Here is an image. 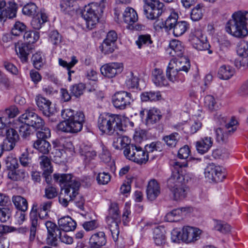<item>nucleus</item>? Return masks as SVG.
<instances>
[{
	"label": "nucleus",
	"mask_w": 248,
	"mask_h": 248,
	"mask_svg": "<svg viewBox=\"0 0 248 248\" xmlns=\"http://www.w3.org/2000/svg\"><path fill=\"white\" fill-rule=\"evenodd\" d=\"M60 230L63 232L73 231L77 227L76 222L69 216L63 217L58 221Z\"/></svg>",
	"instance_id": "nucleus-27"
},
{
	"label": "nucleus",
	"mask_w": 248,
	"mask_h": 248,
	"mask_svg": "<svg viewBox=\"0 0 248 248\" xmlns=\"http://www.w3.org/2000/svg\"><path fill=\"white\" fill-rule=\"evenodd\" d=\"M53 179L63 191L59 197V202L63 206L66 207L78 193L80 183L70 173H55Z\"/></svg>",
	"instance_id": "nucleus-1"
},
{
	"label": "nucleus",
	"mask_w": 248,
	"mask_h": 248,
	"mask_svg": "<svg viewBox=\"0 0 248 248\" xmlns=\"http://www.w3.org/2000/svg\"><path fill=\"white\" fill-rule=\"evenodd\" d=\"M170 54L172 57H182L183 56L185 48L183 43L178 40H172L169 44Z\"/></svg>",
	"instance_id": "nucleus-28"
},
{
	"label": "nucleus",
	"mask_w": 248,
	"mask_h": 248,
	"mask_svg": "<svg viewBox=\"0 0 248 248\" xmlns=\"http://www.w3.org/2000/svg\"><path fill=\"white\" fill-rule=\"evenodd\" d=\"M213 144L212 138L204 137L196 142V146L198 152L201 154H204L209 150Z\"/></svg>",
	"instance_id": "nucleus-29"
},
{
	"label": "nucleus",
	"mask_w": 248,
	"mask_h": 248,
	"mask_svg": "<svg viewBox=\"0 0 248 248\" xmlns=\"http://www.w3.org/2000/svg\"><path fill=\"white\" fill-rule=\"evenodd\" d=\"M147 117L146 119V124H152L159 121L161 118V113L159 109L153 108L149 110H146Z\"/></svg>",
	"instance_id": "nucleus-32"
},
{
	"label": "nucleus",
	"mask_w": 248,
	"mask_h": 248,
	"mask_svg": "<svg viewBox=\"0 0 248 248\" xmlns=\"http://www.w3.org/2000/svg\"><path fill=\"white\" fill-rule=\"evenodd\" d=\"M125 84L129 89L137 88L139 86V78L132 72L127 73Z\"/></svg>",
	"instance_id": "nucleus-49"
},
{
	"label": "nucleus",
	"mask_w": 248,
	"mask_h": 248,
	"mask_svg": "<svg viewBox=\"0 0 248 248\" xmlns=\"http://www.w3.org/2000/svg\"><path fill=\"white\" fill-rule=\"evenodd\" d=\"M178 59H172L169 62L170 66H172L175 70L181 71H184L187 73L190 67L189 60L186 57H179Z\"/></svg>",
	"instance_id": "nucleus-25"
},
{
	"label": "nucleus",
	"mask_w": 248,
	"mask_h": 248,
	"mask_svg": "<svg viewBox=\"0 0 248 248\" xmlns=\"http://www.w3.org/2000/svg\"><path fill=\"white\" fill-rule=\"evenodd\" d=\"M85 89V85L83 83H79L72 85L70 87L71 94L76 97L80 96Z\"/></svg>",
	"instance_id": "nucleus-50"
},
{
	"label": "nucleus",
	"mask_w": 248,
	"mask_h": 248,
	"mask_svg": "<svg viewBox=\"0 0 248 248\" xmlns=\"http://www.w3.org/2000/svg\"><path fill=\"white\" fill-rule=\"evenodd\" d=\"M126 158L139 164H145L149 159V155L139 145L131 144L124 150Z\"/></svg>",
	"instance_id": "nucleus-8"
},
{
	"label": "nucleus",
	"mask_w": 248,
	"mask_h": 248,
	"mask_svg": "<svg viewBox=\"0 0 248 248\" xmlns=\"http://www.w3.org/2000/svg\"><path fill=\"white\" fill-rule=\"evenodd\" d=\"M12 208L5 207L0 208V220L5 222L8 220L11 216Z\"/></svg>",
	"instance_id": "nucleus-59"
},
{
	"label": "nucleus",
	"mask_w": 248,
	"mask_h": 248,
	"mask_svg": "<svg viewBox=\"0 0 248 248\" xmlns=\"http://www.w3.org/2000/svg\"><path fill=\"white\" fill-rule=\"evenodd\" d=\"M18 119L22 123H27L36 130L42 128L45 124L44 120L35 113L31 108L27 109Z\"/></svg>",
	"instance_id": "nucleus-11"
},
{
	"label": "nucleus",
	"mask_w": 248,
	"mask_h": 248,
	"mask_svg": "<svg viewBox=\"0 0 248 248\" xmlns=\"http://www.w3.org/2000/svg\"><path fill=\"white\" fill-rule=\"evenodd\" d=\"M107 243L105 233L103 232H99L93 234L89 240V245L102 248Z\"/></svg>",
	"instance_id": "nucleus-31"
},
{
	"label": "nucleus",
	"mask_w": 248,
	"mask_h": 248,
	"mask_svg": "<svg viewBox=\"0 0 248 248\" xmlns=\"http://www.w3.org/2000/svg\"><path fill=\"white\" fill-rule=\"evenodd\" d=\"M39 33L37 31H25L23 35L24 43L32 45L35 43L39 38Z\"/></svg>",
	"instance_id": "nucleus-45"
},
{
	"label": "nucleus",
	"mask_w": 248,
	"mask_h": 248,
	"mask_svg": "<svg viewBox=\"0 0 248 248\" xmlns=\"http://www.w3.org/2000/svg\"><path fill=\"white\" fill-rule=\"evenodd\" d=\"M40 165L44 170L45 175H49L52 172V168L51 166V162L48 157L45 155H42L39 157Z\"/></svg>",
	"instance_id": "nucleus-44"
},
{
	"label": "nucleus",
	"mask_w": 248,
	"mask_h": 248,
	"mask_svg": "<svg viewBox=\"0 0 248 248\" xmlns=\"http://www.w3.org/2000/svg\"><path fill=\"white\" fill-rule=\"evenodd\" d=\"M238 55L243 57H248V42L245 40L241 41L237 46Z\"/></svg>",
	"instance_id": "nucleus-53"
},
{
	"label": "nucleus",
	"mask_w": 248,
	"mask_h": 248,
	"mask_svg": "<svg viewBox=\"0 0 248 248\" xmlns=\"http://www.w3.org/2000/svg\"><path fill=\"white\" fill-rule=\"evenodd\" d=\"M52 202L47 201L42 202L39 207L37 204L33 203L30 212V221L31 227L30 228V239L32 241L34 239L37 228L39 226L37 210H38V216L40 219H47L48 217V212L50 210Z\"/></svg>",
	"instance_id": "nucleus-4"
},
{
	"label": "nucleus",
	"mask_w": 248,
	"mask_h": 248,
	"mask_svg": "<svg viewBox=\"0 0 248 248\" xmlns=\"http://www.w3.org/2000/svg\"><path fill=\"white\" fill-rule=\"evenodd\" d=\"M234 73V69L229 65H223L221 66L218 72V76L222 79H228L231 78Z\"/></svg>",
	"instance_id": "nucleus-40"
},
{
	"label": "nucleus",
	"mask_w": 248,
	"mask_h": 248,
	"mask_svg": "<svg viewBox=\"0 0 248 248\" xmlns=\"http://www.w3.org/2000/svg\"><path fill=\"white\" fill-rule=\"evenodd\" d=\"M202 7V5L198 4L192 9L190 17L193 21H198L202 18L203 16Z\"/></svg>",
	"instance_id": "nucleus-51"
},
{
	"label": "nucleus",
	"mask_w": 248,
	"mask_h": 248,
	"mask_svg": "<svg viewBox=\"0 0 248 248\" xmlns=\"http://www.w3.org/2000/svg\"><path fill=\"white\" fill-rule=\"evenodd\" d=\"M26 26L20 21L15 22L11 30V33L15 36H19L26 31Z\"/></svg>",
	"instance_id": "nucleus-52"
},
{
	"label": "nucleus",
	"mask_w": 248,
	"mask_h": 248,
	"mask_svg": "<svg viewBox=\"0 0 248 248\" xmlns=\"http://www.w3.org/2000/svg\"><path fill=\"white\" fill-rule=\"evenodd\" d=\"M16 8L15 3L7 6L5 0H0V23H4L7 17L13 18L16 16Z\"/></svg>",
	"instance_id": "nucleus-16"
},
{
	"label": "nucleus",
	"mask_w": 248,
	"mask_h": 248,
	"mask_svg": "<svg viewBox=\"0 0 248 248\" xmlns=\"http://www.w3.org/2000/svg\"><path fill=\"white\" fill-rule=\"evenodd\" d=\"M166 231L163 227H157L154 229L153 239L157 246H161L166 242Z\"/></svg>",
	"instance_id": "nucleus-33"
},
{
	"label": "nucleus",
	"mask_w": 248,
	"mask_h": 248,
	"mask_svg": "<svg viewBox=\"0 0 248 248\" xmlns=\"http://www.w3.org/2000/svg\"><path fill=\"white\" fill-rule=\"evenodd\" d=\"M107 217L120 218V211L117 203H111L110 204Z\"/></svg>",
	"instance_id": "nucleus-62"
},
{
	"label": "nucleus",
	"mask_w": 248,
	"mask_h": 248,
	"mask_svg": "<svg viewBox=\"0 0 248 248\" xmlns=\"http://www.w3.org/2000/svg\"><path fill=\"white\" fill-rule=\"evenodd\" d=\"M186 163H181L178 162H174L173 167L174 170L168 179L167 186L169 189L175 188L185 185L188 180L187 177L184 175L182 172L183 167H185Z\"/></svg>",
	"instance_id": "nucleus-7"
},
{
	"label": "nucleus",
	"mask_w": 248,
	"mask_h": 248,
	"mask_svg": "<svg viewBox=\"0 0 248 248\" xmlns=\"http://www.w3.org/2000/svg\"><path fill=\"white\" fill-rule=\"evenodd\" d=\"M61 115L64 120L57 125L58 130L77 133L82 130L85 122V116L82 112H75L73 109L66 108L62 111Z\"/></svg>",
	"instance_id": "nucleus-2"
},
{
	"label": "nucleus",
	"mask_w": 248,
	"mask_h": 248,
	"mask_svg": "<svg viewBox=\"0 0 248 248\" xmlns=\"http://www.w3.org/2000/svg\"><path fill=\"white\" fill-rule=\"evenodd\" d=\"M117 34L114 31H110L107 34L106 39L104 40L100 48L105 54L112 53L115 49V43L117 39Z\"/></svg>",
	"instance_id": "nucleus-17"
},
{
	"label": "nucleus",
	"mask_w": 248,
	"mask_h": 248,
	"mask_svg": "<svg viewBox=\"0 0 248 248\" xmlns=\"http://www.w3.org/2000/svg\"><path fill=\"white\" fill-rule=\"evenodd\" d=\"M31 61L34 67L37 69H40L43 65L44 59L42 58L41 53L39 52H36L32 55Z\"/></svg>",
	"instance_id": "nucleus-58"
},
{
	"label": "nucleus",
	"mask_w": 248,
	"mask_h": 248,
	"mask_svg": "<svg viewBox=\"0 0 248 248\" xmlns=\"http://www.w3.org/2000/svg\"><path fill=\"white\" fill-rule=\"evenodd\" d=\"M47 21V16L43 12L38 13L31 21V25L35 30H39L42 25Z\"/></svg>",
	"instance_id": "nucleus-36"
},
{
	"label": "nucleus",
	"mask_w": 248,
	"mask_h": 248,
	"mask_svg": "<svg viewBox=\"0 0 248 248\" xmlns=\"http://www.w3.org/2000/svg\"><path fill=\"white\" fill-rule=\"evenodd\" d=\"M46 227L47 230V243L51 246H56L57 241V235L61 230L57 225L50 221H47L45 223Z\"/></svg>",
	"instance_id": "nucleus-20"
},
{
	"label": "nucleus",
	"mask_w": 248,
	"mask_h": 248,
	"mask_svg": "<svg viewBox=\"0 0 248 248\" xmlns=\"http://www.w3.org/2000/svg\"><path fill=\"white\" fill-rule=\"evenodd\" d=\"M222 121L220 122V124L225 128V130H227L228 133L230 134L231 133L235 131L236 125L237 124V121L234 118H232L231 119L227 122L226 118L224 117L221 118Z\"/></svg>",
	"instance_id": "nucleus-46"
},
{
	"label": "nucleus",
	"mask_w": 248,
	"mask_h": 248,
	"mask_svg": "<svg viewBox=\"0 0 248 248\" xmlns=\"http://www.w3.org/2000/svg\"><path fill=\"white\" fill-rule=\"evenodd\" d=\"M205 177L210 182H219L225 178V174L223 173L221 168L215 164H209L204 170Z\"/></svg>",
	"instance_id": "nucleus-15"
},
{
	"label": "nucleus",
	"mask_w": 248,
	"mask_h": 248,
	"mask_svg": "<svg viewBox=\"0 0 248 248\" xmlns=\"http://www.w3.org/2000/svg\"><path fill=\"white\" fill-rule=\"evenodd\" d=\"M112 101L115 108L124 109L133 101L130 93L125 91L116 92L113 96Z\"/></svg>",
	"instance_id": "nucleus-12"
},
{
	"label": "nucleus",
	"mask_w": 248,
	"mask_h": 248,
	"mask_svg": "<svg viewBox=\"0 0 248 248\" xmlns=\"http://www.w3.org/2000/svg\"><path fill=\"white\" fill-rule=\"evenodd\" d=\"M193 47L198 50L203 51L208 50L210 45L208 43L206 37L204 36L200 30H195L192 32L189 37Z\"/></svg>",
	"instance_id": "nucleus-13"
},
{
	"label": "nucleus",
	"mask_w": 248,
	"mask_h": 248,
	"mask_svg": "<svg viewBox=\"0 0 248 248\" xmlns=\"http://www.w3.org/2000/svg\"><path fill=\"white\" fill-rule=\"evenodd\" d=\"M98 183L100 185L107 184L110 180V175L108 173L100 172L96 178Z\"/></svg>",
	"instance_id": "nucleus-64"
},
{
	"label": "nucleus",
	"mask_w": 248,
	"mask_h": 248,
	"mask_svg": "<svg viewBox=\"0 0 248 248\" xmlns=\"http://www.w3.org/2000/svg\"><path fill=\"white\" fill-rule=\"evenodd\" d=\"M162 96L159 91L144 92L141 93L140 98L142 102H155L161 99Z\"/></svg>",
	"instance_id": "nucleus-34"
},
{
	"label": "nucleus",
	"mask_w": 248,
	"mask_h": 248,
	"mask_svg": "<svg viewBox=\"0 0 248 248\" xmlns=\"http://www.w3.org/2000/svg\"><path fill=\"white\" fill-rule=\"evenodd\" d=\"M76 2L74 0H62L60 4L61 11L71 15L77 9Z\"/></svg>",
	"instance_id": "nucleus-37"
},
{
	"label": "nucleus",
	"mask_w": 248,
	"mask_h": 248,
	"mask_svg": "<svg viewBox=\"0 0 248 248\" xmlns=\"http://www.w3.org/2000/svg\"><path fill=\"white\" fill-rule=\"evenodd\" d=\"M40 131L36 133V136L38 139H44L46 140L50 137V129L44 125L41 128Z\"/></svg>",
	"instance_id": "nucleus-63"
},
{
	"label": "nucleus",
	"mask_w": 248,
	"mask_h": 248,
	"mask_svg": "<svg viewBox=\"0 0 248 248\" xmlns=\"http://www.w3.org/2000/svg\"><path fill=\"white\" fill-rule=\"evenodd\" d=\"M153 81L156 86H167L169 85L163 71L162 69L155 68L152 72Z\"/></svg>",
	"instance_id": "nucleus-30"
},
{
	"label": "nucleus",
	"mask_w": 248,
	"mask_h": 248,
	"mask_svg": "<svg viewBox=\"0 0 248 248\" xmlns=\"http://www.w3.org/2000/svg\"><path fill=\"white\" fill-rule=\"evenodd\" d=\"M216 140L218 142L225 141L229 134L223 127H220L216 129Z\"/></svg>",
	"instance_id": "nucleus-54"
},
{
	"label": "nucleus",
	"mask_w": 248,
	"mask_h": 248,
	"mask_svg": "<svg viewBox=\"0 0 248 248\" xmlns=\"http://www.w3.org/2000/svg\"><path fill=\"white\" fill-rule=\"evenodd\" d=\"M19 133L23 138L26 139L32 133V131L28 124L22 123L19 127Z\"/></svg>",
	"instance_id": "nucleus-56"
},
{
	"label": "nucleus",
	"mask_w": 248,
	"mask_h": 248,
	"mask_svg": "<svg viewBox=\"0 0 248 248\" xmlns=\"http://www.w3.org/2000/svg\"><path fill=\"white\" fill-rule=\"evenodd\" d=\"M172 66L169 63L166 70V76L169 80L172 82L178 81L179 80L183 81V77L180 71L174 69Z\"/></svg>",
	"instance_id": "nucleus-39"
},
{
	"label": "nucleus",
	"mask_w": 248,
	"mask_h": 248,
	"mask_svg": "<svg viewBox=\"0 0 248 248\" xmlns=\"http://www.w3.org/2000/svg\"><path fill=\"white\" fill-rule=\"evenodd\" d=\"M97 126L103 133L112 135L116 131H124L120 117L116 114H101L97 122Z\"/></svg>",
	"instance_id": "nucleus-5"
},
{
	"label": "nucleus",
	"mask_w": 248,
	"mask_h": 248,
	"mask_svg": "<svg viewBox=\"0 0 248 248\" xmlns=\"http://www.w3.org/2000/svg\"><path fill=\"white\" fill-rule=\"evenodd\" d=\"M12 201L16 208L25 212L28 209V202L26 199L21 196H14Z\"/></svg>",
	"instance_id": "nucleus-41"
},
{
	"label": "nucleus",
	"mask_w": 248,
	"mask_h": 248,
	"mask_svg": "<svg viewBox=\"0 0 248 248\" xmlns=\"http://www.w3.org/2000/svg\"><path fill=\"white\" fill-rule=\"evenodd\" d=\"M175 201L182 200L186 198L187 194V187L186 185L170 190Z\"/></svg>",
	"instance_id": "nucleus-42"
},
{
	"label": "nucleus",
	"mask_w": 248,
	"mask_h": 248,
	"mask_svg": "<svg viewBox=\"0 0 248 248\" xmlns=\"http://www.w3.org/2000/svg\"><path fill=\"white\" fill-rule=\"evenodd\" d=\"M201 232L202 231L198 228L189 226L184 227L182 232H174L172 233V239L174 242L181 239L187 243H189L199 239Z\"/></svg>",
	"instance_id": "nucleus-9"
},
{
	"label": "nucleus",
	"mask_w": 248,
	"mask_h": 248,
	"mask_svg": "<svg viewBox=\"0 0 248 248\" xmlns=\"http://www.w3.org/2000/svg\"><path fill=\"white\" fill-rule=\"evenodd\" d=\"M106 222L111 232L113 240L116 241L119 234V224L121 223V218L107 217Z\"/></svg>",
	"instance_id": "nucleus-26"
},
{
	"label": "nucleus",
	"mask_w": 248,
	"mask_h": 248,
	"mask_svg": "<svg viewBox=\"0 0 248 248\" xmlns=\"http://www.w3.org/2000/svg\"><path fill=\"white\" fill-rule=\"evenodd\" d=\"M187 211V208L182 207L172 210L165 216V219L168 222H176L179 219L183 212Z\"/></svg>",
	"instance_id": "nucleus-38"
},
{
	"label": "nucleus",
	"mask_w": 248,
	"mask_h": 248,
	"mask_svg": "<svg viewBox=\"0 0 248 248\" xmlns=\"http://www.w3.org/2000/svg\"><path fill=\"white\" fill-rule=\"evenodd\" d=\"M124 131L121 133L119 131H116L113 133L112 137V145L113 147L117 150H121L128 148L129 145H131L130 140L128 137L123 135Z\"/></svg>",
	"instance_id": "nucleus-19"
},
{
	"label": "nucleus",
	"mask_w": 248,
	"mask_h": 248,
	"mask_svg": "<svg viewBox=\"0 0 248 248\" xmlns=\"http://www.w3.org/2000/svg\"><path fill=\"white\" fill-rule=\"evenodd\" d=\"M152 43L151 36L149 34L140 35L138 37L136 44L139 48H140L142 45H149Z\"/></svg>",
	"instance_id": "nucleus-60"
},
{
	"label": "nucleus",
	"mask_w": 248,
	"mask_h": 248,
	"mask_svg": "<svg viewBox=\"0 0 248 248\" xmlns=\"http://www.w3.org/2000/svg\"><path fill=\"white\" fill-rule=\"evenodd\" d=\"M123 18L124 22L128 24L127 28L129 29L140 31L144 28L143 25L136 23L138 16L136 11L132 8L127 7L125 9L123 14Z\"/></svg>",
	"instance_id": "nucleus-14"
},
{
	"label": "nucleus",
	"mask_w": 248,
	"mask_h": 248,
	"mask_svg": "<svg viewBox=\"0 0 248 248\" xmlns=\"http://www.w3.org/2000/svg\"><path fill=\"white\" fill-rule=\"evenodd\" d=\"M33 147L43 154H47L51 148L50 143L44 139L35 140L33 143Z\"/></svg>",
	"instance_id": "nucleus-35"
},
{
	"label": "nucleus",
	"mask_w": 248,
	"mask_h": 248,
	"mask_svg": "<svg viewBox=\"0 0 248 248\" xmlns=\"http://www.w3.org/2000/svg\"><path fill=\"white\" fill-rule=\"evenodd\" d=\"M215 229L222 233H227L230 231L231 226L224 222L217 220L216 221Z\"/></svg>",
	"instance_id": "nucleus-61"
},
{
	"label": "nucleus",
	"mask_w": 248,
	"mask_h": 248,
	"mask_svg": "<svg viewBox=\"0 0 248 248\" xmlns=\"http://www.w3.org/2000/svg\"><path fill=\"white\" fill-rule=\"evenodd\" d=\"M178 15L176 13H171L164 22L156 20L154 23L156 29H165L166 31L172 30L177 22Z\"/></svg>",
	"instance_id": "nucleus-21"
},
{
	"label": "nucleus",
	"mask_w": 248,
	"mask_h": 248,
	"mask_svg": "<svg viewBox=\"0 0 248 248\" xmlns=\"http://www.w3.org/2000/svg\"><path fill=\"white\" fill-rule=\"evenodd\" d=\"M160 194V187L159 183L155 179L151 180L148 184L146 188L147 199L154 201Z\"/></svg>",
	"instance_id": "nucleus-24"
},
{
	"label": "nucleus",
	"mask_w": 248,
	"mask_h": 248,
	"mask_svg": "<svg viewBox=\"0 0 248 248\" xmlns=\"http://www.w3.org/2000/svg\"><path fill=\"white\" fill-rule=\"evenodd\" d=\"M123 70V65L119 62L106 63L100 68L101 74L108 78H112Z\"/></svg>",
	"instance_id": "nucleus-18"
},
{
	"label": "nucleus",
	"mask_w": 248,
	"mask_h": 248,
	"mask_svg": "<svg viewBox=\"0 0 248 248\" xmlns=\"http://www.w3.org/2000/svg\"><path fill=\"white\" fill-rule=\"evenodd\" d=\"M248 12L238 11L234 13L226 26V31L232 36L243 38L248 34Z\"/></svg>",
	"instance_id": "nucleus-3"
},
{
	"label": "nucleus",
	"mask_w": 248,
	"mask_h": 248,
	"mask_svg": "<svg viewBox=\"0 0 248 248\" xmlns=\"http://www.w3.org/2000/svg\"><path fill=\"white\" fill-rule=\"evenodd\" d=\"M48 40L52 45L57 46L61 43L62 36L57 31H53L49 34Z\"/></svg>",
	"instance_id": "nucleus-55"
},
{
	"label": "nucleus",
	"mask_w": 248,
	"mask_h": 248,
	"mask_svg": "<svg viewBox=\"0 0 248 248\" xmlns=\"http://www.w3.org/2000/svg\"><path fill=\"white\" fill-rule=\"evenodd\" d=\"M188 27V24L186 21L177 22L172 29L173 33L175 36H180L186 32Z\"/></svg>",
	"instance_id": "nucleus-47"
},
{
	"label": "nucleus",
	"mask_w": 248,
	"mask_h": 248,
	"mask_svg": "<svg viewBox=\"0 0 248 248\" xmlns=\"http://www.w3.org/2000/svg\"><path fill=\"white\" fill-rule=\"evenodd\" d=\"M106 0H98L86 6L82 12V16L86 22L87 27L92 29L98 22V14L102 13L105 7Z\"/></svg>",
	"instance_id": "nucleus-6"
},
{
	"label": "nucleus",
	"mask_w": 248,
	"mask_h": 248,
	"mask_svg": "<svg viewBox=\"0 0 248 248\" xmlns=\"http://www.w3.org/2000/svg\"><path fill=\"white\" fill-rule=\"evenodd\" d=\"M35 101L39 109L44 115L48 117L53 113V109L51 107V102L49 100L39 94L36 96Z\"/></svg>",
	"instance_id": "nucleus-22"
},
{
	"label": "nucleus",
	"mask_w": 248,
	"mask_h": 248,
	"mask_svg": "<svg viewBox=\"0 0 248 248\" xmlns=\"http://www.w3.org/2000/svg\"><path fill=\"white\" fill-rule=\"evenodd\" d=\"M27 175V173L24 170L19 169L16 170H10L8 173L9 179L14 181H20L24 179Z\"/></svg>",
	"instance_id": "nucleus-48"
},
{
	"label": "nucleus",
	"mask_w": 248,
	"mask_h": 248,
	"mask_svg": "<svg viewBox=\"0 0 248 248\" xmlns=\"http://www.w3.org/2000/svg\"><path fill=\"white\" fill-rule=\"evenodd\" d=\"M15 48L16 52L22 62H27L28 60V55L32 52L33 46L31 44L22 43L16 44Z\"/></svg>",
	"instance_id": "nucleus-23"
},
{
	"label": "nucleus",
	"mask_w": 248,
	"mask_h": 248,
	"mask_svg": "<svg viewBox=\"0 0 248 248\" xmlns=\"http://www.w3.org/2000/svg\"><path fill=\"white\" fill-rule=\"evenodd\" d=\"M181 139L180 135L176 132H174L169 135H166L163 138V140L166 145L170 147H175Z\"/></svg>",
	"instance_id": "nucleus-43"
},
{
	"label": "nucleus",
	"mask_w": 248,
	"mask_h": 248,
	"mask_svg": "<svg viewBox=\"0 0 248 248\" xmlns=\"http://www.w3.org/2000/svg\"><path fill=\"white\" fill-rule=\"evenodd\" d=\"M145 4L144 13L149 19H155L162 14L165 15L166 14L163 10V3L158 0H146Z\"/></svg>",
	"instance_id": "nucleus-10"
},
{
	"label": "nucleus",
	"mask_w": 248,
	"mask_h": 248,
	"mask_svg": "<svg viewBox=\"0 0 248 248\" xmlns=\"http://www.w3.org/2000/svg\"><path fill=\"white\" fill-rule=\"evenodd\" d=\"M37 7L34 3H29L25 5L23 9L22 12L24 15L31 16H34L36 13Z\"/></svg>",
	"instance_id": "nucleus-57"
}]
</instances>
